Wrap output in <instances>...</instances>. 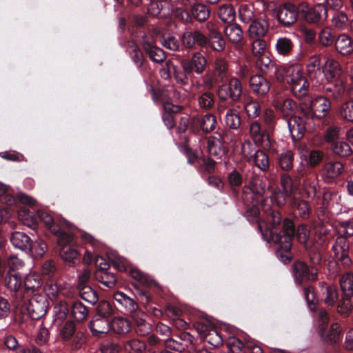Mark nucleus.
<instances>
[{
  "label": "nucleus",
  "mask_w": 353,
  "mask_h": 353,
  "mask_svg": "<svg viewBox=\"0 0 353 353\" xmlns=\"http://www.w3.org/2000/svg\"><path fill=\"white\" fill-rule=\"evenodd\" d=\"M259 214V210L256 207H252L246 212L249 221L256 222L258 229L264 241L280 245L276 252L277 256L284 263L290 261L292 240L294 232L293 223L289 219H285L281 223L280 212H273L270 216L271 223L268 226L265 221L258 219Z\"/></svg>",
  "instance_id": "1"
},
{
  "label": "nucleus",
  "mask_w": 353,
  "mask_h": 353,
  "mask_svg": "<svg viewBox=\"0 0 353 353\" xmlns=\"http://www.w3.org/2000/svg\"><path fill=\"white\" fill-rule=\"evenodd\" d=\"M288 125L291 134H296L298 138L302 137L306 131L312 130L314 126V115L310 105L301 102L299 115L291 118Z\"/></svg>",
  "instance_id": "2"
},
{
  "label": "nucleus",
  "mask_w": 353,
  "mask_h": 353,
  "mask_svg": "<svg viewBox=\"0 0 353 353\" xmlns=\"http://www.w3.org/2000/svg\"><path fill=\"white\" fill-rule=\"evenodd\" d=\"M288 125L291 134H296L298 138L302 137L306 131L312 130L314 126V115L310 105L301 102L299 115L291 118Z\"/></svg>",
  "instance_id": "3"
},
{
  "label": "nucleus",
  "mask_w": 353,
  "mask_h": 353,
  "mask_svg": "<svg viewBox=\"0 0 353 353\" xmlns=\"http://www.w3.org/2000/svg\"><path fill=\"white\" fill-rule=\"evenodd\" d=\"M287 83L295 97L304 99L308 94L309 83L303 75L301 65H290L284 69Z\"/></svg>",
  "instance_id": "4"
},
{
  "label": "nucleus",
  "mask_w": 353,
  "mask_h": 353,
  "mask_svg": "<svg viewBox=\"0 0 353 353\" xmlns=\"http://www.w3.org/2000/svg\"><path fill=\"white\" fill-rule=\"evenodd\" d=\"M27 292L21 305H15L21 310H26L30 318L38 320L42 318L47 312L48 301L45 294H34L30 298Z\"/></svg>",
  "instance_id": "5"
},
{
  "label": "nucleus",
  "mask_w": 353,
  "mask_h": 353,
  "mask_svg": "<svg viewBox=\"0 0 353 353\" xmlns=\"http://www.w3.org/2000/svg\"><path fill=\"white\" fill-rule=\"evenodd\" d=\"M234 141V134L229 130H220L208 139L207 147L210 155L220 159L225 154V145Z\"/></svg>",
  "instance_id": "6"
},
{
  "label": "nucleus",
  "mask_w": 353,
  "mask_h": 353,
  "mask_svg": "<svg viewBox=\"0 0 353 353\" xmlns=\"http://www.w3.org/2000/svg\"><path fill=\"white\" fill-rule=\"evenodd\" d=\"M5 285L15 305H21L26 294L22 289L21 276L18 272L9 271L5 277Z\"/></svg>",
  "instance_id": "7"
},
{
  "label": "nucleus",
  "mask_w": 353,
  "mask_h": 353,
  "mask_svg": "<svg viewBox=\"0 0 353 353\" xmlns=\"http://www.w3.org/2000/svg\"><path fill=\"white\" fill-rule=\"evenodd\" d=\"M242 94V83L236 77L230 78L228 83L221 85L217 90L219 99L224 101L230 99L232 102H237Z\"/></svg>",
  "instance_id": "8"
},
{
  "label": "nucleus",
  "mask_w": 353,
  "mask_h": 353,
  "mask_svg": "<svg viewBox=\"0 0 353 353\" xmlns=\"http://www.w3.org/2000/svg\"><path fill=\"white\" fill-rule=\"evenodd\" d=\"M328 320L327 313L325 310H320L319 312L318 333L324 341L330 343H336L341 338L342 329L339 323H335L331 325L329 331L325 334V330Z\"/></svg>",
  "instance_id": "9"
},
{
  "label": "nucleus",
  "mask_w": 353,
  "mask_h": 353,
  "mask_svg": "<svg viewBox=\"0 0 353 353\" xmlns=\"http://www.w3.org/2000/svg\"><path fill=\"white\" fill-rule=\"evenodd\" d=\"M300 8L301 14L307 23H317L327 18V10L323 3H317L313 7H310L307 3L302 2Z\"/></svg>",
  "instance_id": "10"
},
{
  "label": "nucleus",
  "mask_w": 353,
  "mask_h": 353,
  "mask_svg": "<svg viewBox=\"0 0 353 353\" xmlns=\"http://www.w3.org/2000/svg\"><path fill=\"white\" fill-rule=\"evenodd\" d=\"M332 250L334 259L344 267L351 265L352 261L349 256L350 244L347 239L339 236L332 245Z\"/></svg>",
  "instance_id": "11"
},
{
  "label": "nucleus",
  "mask_w": 353,
  "mask_h": 353,
  "mask_svg": "<svg viewBox=\"0 0 353 353\" xmlns=\"http://www.w3.org/2000/svg\"><path fill=\"white\" fill-rule=\"evenodd\" d=\"M298 14V8L294 4L286 3L278 8L277 20L281 26L290 27L297 21Z\"/></svg>",
  "instance_id": "12"
},
{
  "label": "nucleus",
  "mask_w": 353,
  "mask_h": 353,
  "mask_svg": "<svg viewBox=\"0 0 353 353\" xmlns=\"http://www.w3.org/2000/svg\"><path fill=\"white\" fill-rule=\"evenodd\" d=\"M304 99L305 100L304 102L310 105V108L314 115V119H321L325 117L331 109V101L325 96H319L313 100L308 96L304 97Z\"/></svg>",
  "instance_id": "13"
},
{
  "label": "nucleus",
  "mask_w": 353,
  "mask_h": 353,
  "mask_svg": "<svg viewBox=\"0 0 353 353\" xmlns=\"http://www.w3.org/2000/svg\"><path fill=\"white\" fill-rule=\"evenodd\" d=\"M207 63L206 58L201 52H196L192 53L189 60H183L181 62V66L187 74L194 72L201 74L205 71Z\"/></svg>",
  "instance_id": "14"
},
{
  "label": "nucleus",
  "mask_w": 353,
  "mask_h": 353,
  "mask_svg": "<svg viewBox=\"0 0 353 353\" xmlns=\"http://www.w3.org/2000/svg\"><path fill=\"white\" fill-rule=\"evenodd\" d=\"M207 29L208 32L206 35V47L209 46L215 52H223L225 48L226 42L221 32L211 22L207 23Z\"/></svg>",
  "instance_id": "15"
},
{
  "label": "nucleus",
  "mask_w": 353,
  "mask_h": 353,
  "mask_svg": "<svg viewBox=\"0 0 353 353\" xmlns=\"http://www.w3.org/2000/svg\"><path fill=\"white\" fill-rule=\"evenodd\" d=\"M292 274L296 283L304 281H314L317 279V270L314 267L309 268L303 262L298 261L293 265Z\"/></svg>",
  "instance_id": "16"
},
{
  "label": "nucleus",
  "mask_w": 353,
  "mask_h": 353,
  "mask_svg": "<svg viewBox=\"0 0 353 353\" xmlns=\"http://www.w3.org/2000/svg\"><path fill=\"white\" fill-rule=\"evenodd\" d=\"M206 35L199 30L185 31L181 36L183 45L189 49L194 48L195 46L201 48L206 47Z\"/></svg>",
  "instance_id": "17"
},
{
  "label": "nucleus",
  "mask_w": 353,
  "mask_h": 353,
  "mask_svg": "<svg viewBox=\"0 0 353 353\" xmlns=\"http://www.w3.org/2000/svg\"><path fill=\"white\" fill-rule=\"evenodd\" d=\"M328 83L336 81L342 74V68L339 61L333 58H327L323 72Z\"/></svg>",
  "instance_id": "18"
},
{
  "label": "nucleus",
  "mask_w": 353,
  "mask_h": 353,
  "mask_svg": "<svg viewBox=\"0 0 353 353\" xmlns=\"http://www.w3.org/2000/svg\"><path fill=\"white\" fill-rule=\"evenodd\" d=\"M343 170L344 165L341 162L338 161H328L323 164L321 175L325 181H329L339 176L343 173Z\"/></svg>",
  "instance_id": "19"
},
{
  "label": "nucleus",
  "mask_w": 353,
  "mask_h": 353,
  "mask_svg": "<svg viewBox=\"0 0 353 353\" xmlns=\"http://www.w3.org/2000/svg\"><path fill=\"white\" fill-rule=\"evenodd\" d=\"M90 330L94 336H101L110 330V323L105 316H97L89 323Z\"/></svg>",
  "instance_id": "20"
},
{
  "label": "nucleus",
  "mask_w": 353,
  "mask_h": 353,
  "mask_svg": "<svg viewBox=\"0 0 353 353\" xmlns=\"http://www.w3.org/2000/svg\"><path fill=\"white\" fill-rule=\"evenodd\" d=\"M345 91L346 86L342 80L337 81L333 85H324L323 87V92L325 94V97L336 101L343 99Z\"/></svg>",
  "instance_id": "21"
},
{
  "label": "nucleus",
  "mask_w": 353,
  "mask_h": 353,
  "mask_svg": "<svg viewBox=\"0 0 353 353\" xmlns=\"http://www.w3.org/2000/svg\"><path fill=\"white\" fill-rule=\"evenodd\" d=\"M300 160L304 161L309 168H314L323 160L324 154L319 150H307L299 148Z\"/></svg>",
  "instance_id": "22"
},
{
  "label": "nucleus",
  "mask_w": 353,
  "mask_h": 353,
  "mask_svg": "<svg viewBox=\"0 0 353 353\" xmlns=\"http://www.w3.org/2000/svg\"><path fill=\"white\" fill-rule=\"evenodd\" d=\"M269 30V24L265 19H258L251 22L248 33L252 39H261L266 35Z\"/></svg>",
  "instance_id": "23"
},
{
  "label": "nucleus",
  "mask_w": 353,
  "mask_h": 353,
  "mask_svg": "<svg viewBox=\"0 0 353 353\" xmlns=\"http://www.w3.org/2000/svg\"><path fill=\"white\" fill-rule=\"evenodd\" d=\"M250 86L252 92L258 95L263 96L270 88V83L261 75H253L250 78Z\"/></svg>",
  "instance_id": "24"
},
{
  "label": "nucleus",
  "mask_w": 353,
  "mask_h": 353,
  "mask_svg": "<svg viewBox=\"0 0 353 353\" xmlns=\"http://www.w3.org/2000/svg\"><path fill=\"white\" fill-rule=\"evenodd\" d=\"M114 299L118 302L121 305L125 307L126 311L129 312L131 316L137 314L141 310H138V305L135 301L122 292H116L113 294Z\"/></svg>",
  "instance_id": "25"
},
{
  "label": "nucleus",
  "mask_w": 353,
  "mask_h": 353,
  "mask_svg": "<svg viewBox=\"0 0 353 353\" xmlns=\"http://www.w3.org/2000/svg\"><path fill=\"white\" fill-rule=\"evenodd\" d=\"M37 215L40 221H43L53 234L59 236L60 238L65 237L66 241H69V237L65 234H63L60 231L59 227L54 224L53 218L50 214L43 210H38ZM59 243H61V239H59Z\"/></svg>",
  "instance_id": "26"
},
{
  "label": "nucleus",
  "mask_w": 353,
  "mask_h": 353,
  "mask_svg": "<svg viewBox=\"0 0 353 353\" xmlns=\"http://www.w3.org/2000/svg\"><path fill=\"white\" fill-rule=\"evenodd\" d=\"M198 330L202 333L204 340L212 346L218 347L222 345L223 339L221 336L211 325L206 330L203 329V325H199Z\"/></svg>",
  "instance_id": "27"
},
{
  "label": "nucleus",
  "mask_w": 353,
  "mask_h": 353,
  "mask_svg": "<svg viewBox=\"0 0 353 353\" xmlns=\"http://www.w3.org/2000/svg\"><path fill=\"white\" fill-rule=\"evenodd\" d=\"M323 68L319 55L315 54L309 58L306 72L311 79H318L323 72Z\"/></svg>",
  "instance_id": "28"
},
{
  "label": "nucleus",
  "mask_w": 353,
  "mask_h": 353,
  "mask_svg": "<svg viewBox=\"0 0 353 353\" xmlns=\"http://www.w3.org/2000/svg\"><path fill=\"white\" fill-rule=\"evenodd\" d=\"M229 63L223 57H216L213 63V68L211 70L213 74L221 82L224 81L228 75Z\"/></svg>",
  "instance_id": "29"
},
{
  "label": "nucleus",
  "mask_w": 353,
  "mask_h": 353,
  "mask_svg": "<svg viewBox=\"0 0 353 353\" xmlns=\"http://www.w3.org/2000/svg\"><path fill=\"white\" fill-rule=\"evenodd\" d=\"M31 240L28 235L21 232H14L10 237L13 246L26 252L30 248Z\"/></svg>",
  "instance_id": "30"
},
{
  "label": "nucleus",
  "mask_w": 353,
  "mask_h": 353,
  "mask_svg": "<svg viewBox=\"0 0 353 353\" xmlns=\"http://www.w3.org/2000/svg\"><path fill=\"white\" fill-rule=\"evenodd\" d=\"M223 32L229 41L234 44L240 43L243 38V30L237 23L228 24L225 27Z\"/></svg>",
  "instance_id": "31"
},
{
  "label": "nucleus",
  "mask_w": 353,
  "mask_h": 353,
  "mask_svg": "<svg viewBox=\"0 0 353 353\" xmlns=\"http://www.w3.org/2000/svg\"><path fill=\"white\" fill-rule=\"evenodd\" d=\"M336 50L343 55H347L353 52V41L345 34H340L335 42Z\"/></svg>",
  "instance_id": "32"
},
{
  "label": "nucleus",
  "mask_w": 353,
  "mask_h": 353,
  "mask_svg": "<svg viewBox=\"0 0 353 353\" xmlns=\"http://www.w3.org/2000/svg\"><path fill=\"white\" fill-rule=\"evenodd\" d=\"M143 46L144 50L152 61L160 63L165 59V54L163 50L154 46L152 43L144 41Z\"/></svg>",
  "instance_id": "33"
},
{
  "label": "nucleus",
  "mask_w": 353,
  "mask_h": 353,
  "mask_svg": "<svg viewBox=\"0 0 353 353\" xmlns=\"http://www.w3.org/2000/svg\"><path fill=\"white\" fill-rule=\"evenodd\" d=\"M250 136L256 144L262 143L265 139L268 140V134L263 130L261 124L257 121H252L249 126Z\"/></svg>",
  "instance_id": "34"
},
{
  "label": "nucleus",
  "mask_w": 353,
  "mask_h": 353,
  "mask_svg": "<svg viewBox=\"0 0 353 353\" xmlns=\"http://www.w3.org/2000/svg\"><path fill=\"white\" fill-rule=\"evenodd\" d=\"M145 314L143 312H139L137 314H132V318L136 323L135 332L139 336H145L151 331V325L145 319Z\"/></svg>",
  "instance_id": "35"
},
{
  "label": "nucleus",
  "mask_w": 353,
  "mask_h": 353,
  "mask_svg": "<svg viewBox=\"0 0 353 353\" xmlns=\"http://www.w3.org/2000/svg\"><path fill=\"white\" fill-rule=\"evenodd\" d=\"M274 107L283 117H288L294 114L296 105L293 100L290 99H285L283 101H276L274 103Z\"/></svg>",
  "instance_id": "36"
},
{
  "label": "nucleus",
  "mask_w": 353,
  "mask_h": 353,
  "mask_svg": "<svg viewBox=\"0 0 353 353\" xmlns=\"http://www.w3.org/2000/svg\"><path fill=\"white\" fill-rule=\"evenodd\" d=\"M292 41L286 37L277 39L275 43V50L278 54L287 57L290 56L293 50Z\"/></svg>",
  "instance_id": "37"
},
{
  "label": "nucleus",
  "mask_w": 353,
  "mask_h": 353,
  "mask_svg": "<svg viewBox=\"0 0 353 353\" xmlns=\"http://www.w3.org/2000/svg\"><path fill=\"white\" fill-rule=\"evenodd\" d=\"M163 109L164 112L162 115V119L167 128L171 129L174 128L176 124L172 113L179 112L181 108L178 105H174L172 103H165Z\"/></svg>",
  "instance_id": "38"
},
{
  "label": "nucleus",
  "mask_w": 353,
  "mask_h": 353,
  "mask_svg": "<svg viewBox=\"0 0 353 353\" xmlns=\"http://www.w3.org/2000/svg\"><path fill=\"white\" fill-rule=\"evenodd\" d=\"M60 256L63 261L75 264L79 261V253L74 246L64 244L61 248Z\"/></svg>",
  "instance_id": "39"
},
{
  "label": "nucleus",
  "mask_w": 353,
  "mask_h": 353,
  "mask_svg": "<svg viewBox=\"0 0 353 353\" xmlns=\"http://www.w3.org/2000/svg\"><path fill=\"white\" fill-rule=\"evenodd\" d=\"M110 328L117 334H127L131 330V324L125 318L114 317L110 323Z\"/></svg>",
  "instance_id": "40"
},
{
  "label": "nucleus",
  "mask_w": 353,
  "mask_h": 353,
  "mask_svg": "<svg viewBox=\"0 0 353 353\" xmlns=\"http://www.w3.org/2000/svg\"><path fill=\"white\" fill-rule=\"evenodd\" d=\"M332 152L340 157H347L353 154L351 146L345 141H338L330 145Z\"/></svg>",
  "instance_id": "41"
},
{
  "label": "nucleus",
  "mask_w": 353,
  "mask_h": 353,
  "mask_svg": "<svg viewBox=\"0 0 353 353\" xmlns=\"http://www.w3.org/2000/svg\"><path fill=\"white\" fill-rule=\"evenodd\" d=\"M324 301L328 305H333L338 300V292L335 285H328L324 283L321 284Z\"/></svg>",
  "instance_id": "42"
},
{
  "label": "nucleus",
  "mask_w": 353,
  "mask_h": 353,
  "mask_svg": "<svg viewBox=\"0 0 353 353\" xmlns=\"http://www.w3.org/2000/svg\"><path fill=\"white\" fill-rule=\"evenodd\" d=\"M216 120L214 115L207 113L198 120V124L203 132L208 133L214 130L216 125Z\"/></svg>",
  "instance_id": "43"
},
{
  "label": "nucleus",
  "mask_w": 353,
  "mask_h": 353,
  "mask_svg": "<svg viewBox=\"0 0 353 353\" xmlns=\"http://www.w3.org/2000/svg\"><path fill=\"white\" fill-rule=\"evenodd\" d=\"M340 286L343 294L347 298L353 296V273L347 272L340 279Z\"/></svg>",
  "instance_id": "44"
},
{
  "label": "nucleus",
  "mask_w": 353,
  "mask_h": 353,
  "mask_svg": "<svg viewBox=\"0 0 353 353\" xmlns=\"http://www.w3.org/2000/svg\"><path fill=\"white\" fill-rule=\"evenodd\" d=\"M88 309L80 301H75L71 305L72 317L79 322L85 321L88 316Z\"/></svg>",
  "instance_id": "45"
},
{
  "label": "nucleus",
  "mask_w": 353,
  "mask_h": 353,
  "mask_svg": "<svg viewBox=\"0 0 353 353\" xmlns=\"http://www.w3.org/2000/svg\"><path fill=\"white\" fill-rule=\"evenodd\" d=\"M191 12L194 19L199 22L205 21L210 14L209 8L201 3H194L192 5Z\"/></svg>",
  "instance_id": "46"
},
{
  "label": "nucleus",
  "mask_w": 353,
  "mask_h": 353,
  "mask_svg": "<svg viewBox=\"0 0 353 353\" xmlns=\"http://www.w3.org/2000/svg\"><path fill=\"white\" fill-rule=\"evenodd\" d=\"M126 353H143L146 349L145 343L138 339L127 341L123 345Z\"/></svg>",
  "instance_id": "47"
},
{
  "label": "nucleus",
  "mask_w": 353,
  "mask_h": 353,
  "mask_svg": "<svg viewBox=\"0 0 353 353\" xmlns=\"http://www.w3.org/2000/svg\"><path fill=\"white\" fill-rule=\"evenodd\" d=\"M198 105L201 108L209 110L214 106V97L210 90L202 92L197 97Z\"/></svg>",
  "instance_id": "48"
},
{
  "label": "nucleus",
  "mask_w": 353,
  "mask_h": 353,
  "mask_svg": "<svg viewBox=\"0 0 353 353\" xmlns=\"http://www.w3.org/2000/svg\"><path fill=\"white\" fill-rule=\"evenodd\" d=\"M239 17L245 23L252 22L254 18V6L252 4H241L239 8Z\"/></svg>",
  "instance_id": "49"
},
{
  "label": "nucleus",
  "mask_w": 353,
  "mask_h": 353,
  "mask_svg": "<svg viewBox=\"0 0 353 353\" xmlns=\"http://www.w3.org/2000/svg\"><path fill=\"white\" fill-rule=\"evenodd\" d=\"M225 123L231 129H238L241 125V118L237 110L228 109L225 116Z\"/></svg>",
  "instance_id": "50"
},
{
  "label": "nucleus",
  "mask_w": 353,
  "mask_h": 353,
  "mask_svg": "<svg viewBox=\"0 0 353 353\" xmlns=\"http://www.w3.org/2000/svg\"><path fill=\"white\" fill-rule=\"evenodd\" d=\"M95 276L99 282L109 288H114L116 284L117 279L114 274L108 271H97Z\"/></svg>",
  "instance_id": "51"
},
{
  "label": "nucleus",
  "mask_w": 353,
  "mask_h": 353,
  "mask_svg": "<svg viewBox=\"0 0 353 353\" xmlns=\"http://www.w3.org/2000/svg\"><path fill=\"white\" fill-rule=\"evenodd\" d=\"M294 154L290 150L282 152L279 157V167L284 171H290L293 168Z\"/></svg>",
  "instance_id": "52"
},
{
  "label": "nucleus",
  "mask_w": 353,
  "mask_h": 353,
  "mask_svg": "<svg viewBox=\"0 0 353 353\" xmlns=\"http://www.w3.org/2000/svg\"><path fill=\"white\" fill-rule=\"evenodd\" d=\"M292 208L296 210L301 217L307 219L310 216V208L306 201L293 198L291 201Z\"/></svg>",
  "instance_id": "53"
},
{
  "label": "nucleus",
  "mask_w": 353,
  "mask_h": 353,
  "mask_svg": "<svg viewBox=\"0 0 353 353\" xmlns=\"http://www.w3.org/2000/svg\"><path fill=\"white\" fill-rule=\"evenodd\" d=\"M256 166L261 170L265 171L269 168V159L268 155L261 150H257L251 156Z\"/></svg>",
  "instance_id": "54"
},
{
  "label": "nucleus",
  "mask_w": 353,
  "mask_h": 353,
  "mask_svg": "<svg viewBox=\"0 0 353 353\" xmlns=\"http://www.w3.org/2000/svg\"><path fill=\"white\" fill-rule=\"evenodd\" d=\"M80 296L85 301L94 304L98 301V296L96 292L89 285L78 287Z\"/></svg>",
  "instance_id": "55"
},
{
  "label": "nucleus",
  "mask_w": 353,
  "mask_h": 353,
  "mask_svg": "<svg viewBox=\"0 0 353 353\" xmlns=\"http://www.w3.org/2000/svg\"><path fill=\"white\" fill-rule=\"evenodd\" d=\"M281 185L284 194L287 196H291L297 188V185L294 184V179L288 174L281 175Z\"/></svg>",
  "instance_id": "56"
},
{
  "label": "nucleus",
  "mask_w": 353,
  "mask_h": 353,
  "mask_svg": "<svg viewBox=\"0 0 353 353\" xmlns=\"http://www.w3.org/2000/svg\"><path fill=\"white\" fill-rule=\"evenodd\" d=\"M218 15L222 21L230 22L234 19L235 10L230 4H225L219 7Z\"/></svg>",
  "instance_id": "57"
},
{
  "label": "nucleus",
  "mask_w": 353,
  "mask_h": 353,
  "mask_svg": "<svg viewBox=\"0 0 353 353\" xmlns=\"http://www.w3.org/2000/svg\"><path fill=\"white\" fill-rule=\"evenodd\" d=\"M244 109L250 119H255L261 114V108L256 101L248 99L244 103Z\"/></svg>",
  "instance_id": "58"
},
{
  "label": "nucleus",
  "mask_w": 353,
  "mask_h": 353,
  "mask_svg": "<svg viewBox=\"0 0 353 353\" xmlns=\"http://www.w3.org/2000/svg\"><path fill=\"white\" fill-rule=\"evenodd\" d=\"M228 180L231 188H234L242 185L243 174L241 168H236L228 173Z\"/></svg>",
  "instance_id": "59"
},
{
  "label": "nucleus",
  "mask_w": 353,
  "mask_h": 353,
  "mask_svg": "<svg viewBox=\"0 0 353 353\" xmlns=\"http://www.w3.org/2000/svg\"><path fill=\"white\" fill-rule=\"evenodd\" d=\"M47 248V245L41 239L36 240L34 242L31 240L30 248L27 252L33 256H41L45 254Z\"/></svg>",
  "instance_id": "60"
},
{
  "label": "nucleus",
  "mask_w": 353,
  "mask_h": 353,
  "mask_svg": "<svg viewBox=\"0 0 353 353\" xmlns=\"http://www.w3.org/2000/svg\"><path fill=\"white\" fill-rule=\"evenodd\" d=\"M24 285L27 290H35L41 286V276L36 273H30L26 275Z\"/></svg>",
  "instance_id": "61"
},
{
  "label": "nucleus",
  "mask_w": 353,
  "mask_h": 353,
  "mask_svg": "<svg viewBox=\"0 0 353 353\" xmlns=\"http://www.w3.org/2000/svg\"><path fill=\"white\" fill-rule=\"evenodd\" d=\"M317 180L316 178H306L303 181V191L308 199H313L316 194Z\"/></svg>",
  "instance_id": "62"
},
{
  "label": "nucleus",
  "mask_w": 353,
  "mask_h": 353,
  "mask_svg": "<svg viewBox=\"0 0 353 353\" xmlns=\"http://www.w3.org/2000/svg\"><path fill=\"white\" fill-rule=\"evenodd\" d=\"M256 65L262 72H268L274 66V63L266 53L256 57Z\"/></svg>",
  "instance_id": "63"
},
{
  "label": "nucleus",
  "mask_w": 353,
  "mask_h": 353,
  "mask_svg": "<svg viewBox=\"0 0 353 353\" xmlns=\"http://www.w3.org/2000/svg\"><path fill=\"white\" fill-rule=\"evenodd\" d=\"M341 117L348 122H353V101L343 103L339 110Z\"/></svg>",
  "instance_id": "64"
}]
</instances>
